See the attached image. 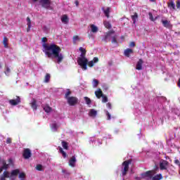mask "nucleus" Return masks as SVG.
Wrapping results in <instances>:
<instances>
[{
  "label": "nucleus",
  "mask_w": 180,
  "mask_h": 180,
  "mask_svg": "<svg viewBox=\"0 0 180 180\" xmlns=\"http://www.w3.org/2000/svg\"><path fill=\"white\" fill-rule=\"evenodd\" d=\"M42 41V47L44 49L43 50L44 53H45V56H47L48 58H56L57 60L58 64H60L64 60V55L61 53V48L60 46L54 44H47L46 41H47L46 37H43L41 39Z\"/></svg>",
  "instance_id": "obj_1"
},
{
  "label": "nucleus",
  "mask_w": 180,
  "mask_h": 180,
  "mask_svg": "<svg viewBox=\"0 0 180 180\" xmlns=\"http://www.w3.org/2000/svg\"><path fill=\"white\" fill-rule=\"evenodd\" d=\"M158 169V166L155 165V169L145 172L141 174V177L136 176L134 179L136 180H141V178L143 179H146V180H158V174H156Z\"/></svg>",
  "instance_id": "obj_2"
},
{
  "label": "nucleus",
  "mask_w": 180,
  "mask_h": 180,
  "mask_svg": "<svg viewBox=\"0 0 180 180\" xmlns=\"http://www.w3.org/2000/svg\"><path fill=\"white\" fill-rule=\"evenodd\" d=\"M79 51H81L80 57L77 58V64L80 65L83 71L88 70V59L85 56L86 55V50L83 47H79Z\"/></svg>",
  "instance_id": "obj_3"
},
{
  "label": "nucleus",
  "mask_w": 180,
  "mask_h": 180,
  "mask_svg": "<svg viewBox=\"0 0 180 180\" xmlns=\"http://www.w3.org/2000/svg\"><path fill=\"white\" fill-rule=\"evenodd\" d=\"M39 0H32V2H37ZM39 4L44 9H49L53 11V6H51V0H39Z\"/></svg>",
  "instance_id": "obj_4"
},
{
  "label": "nucleus",
  "mask_w": 180,
  "mask_h": 180,
  "mask_svg": "<svg viewBox=\"0 0 180 180\" xmlns=\"http://www.w3.org/2000/svg\"><path fill=\"white\" fill-rule=\"evenodd\" d=\"M169 162L165 160H161L159 162V168L160 171H168Z\"/></svg>",
  "instance_id": "obj_5"
},
{
  "label": "nucleus",
  "mask_w": 180,
  "mask_h": 180,
  "mask_svg": "<svg viewBox=\"0 0 180 180\" xmlns=\"http://www.w3.org/2000/svg\"><path fill=\"white\" fill-rule=\"evenodd\" d=\"M129 164H131V160H126L122 163V167H124L122 169V176H124L127 174Z\"/></svg>",
  "instance_id": "obj_6"
},
{
  "label": "nucleus",
  "mask_w": 180,
  "mask_h": 180,
  "mask_svg": "<svg viewBox=\"0 0 180 180\" xmlns=\"http://www.w3.org/2000/svg\"><path fill=\"white\" fill-rule=\"evenodd\" d=\"M113 36H115V31L114 30L109 31L106 34L105 37L102 39V41H105V43H108V41H110V39H112Z\"/></svg>",
  "instance_id": "obj_7"
},
{
  "label": "nucleus",
  "mask_w": 180,
  "mask_h": 180,
  "mask_svg": "<svg viewBox=\"0 0 180 180\" xmlns=\"http://www.w3.org/2000/svg\"><path fill=\"white\" fill-rule=\"evenodd\" d=\"M67 101L70 106H75V105H77L78 103V99L77 98V97H69L68 98Z\"/></svg>",
  "instance_id": "obj_8"
},
{
  "label": "nucleus",
  "mask_w": 180,
  "mask_h": 180,
  "mask_svg": "<svg viewBox=\"0 0 180 180\" xmlns=\"http://www.w3.org/2000/svg\"><path fill=\"white\" fill-rule=\"evenodd\" d=\"M161 22H162V25L164 26V27H166V29H169V30H171L173 27V25H172V24H171L170 20H162Z\"/></svg>",
  "instance_id": "obj_9"
},
{
  "label": "nucleus",
  "mask_w": 180,
  "mask_h": 180,
  "mask_svg": "<svg viewBox=\"0 0 180 180\" xmlns=\"http://www.w3.org/2000/svg\"><path fill=\"white\" fill-rule=\"evenodd\" d=\"M23 158L25 160H29L30 157H32V151H30V149L29 148H25L24 150L23 154H22Z\"/></svg>",
  "instance_id": "obj_10"
},
{
  "label": "nucleus",
  "mask_w": 180,
  "mask_h": 180,
  "mask_svg": "<svg viewBox=\"0 0 180 180\" xmlns=\"http://www.w3.org/2000/svg\"><path fill=\"white\" fill-rule=\"evenodd\" d=\"M9 103L13 106H16V105H19V103H20V97L17 96L16 99L10 100Z\"/></svg>",
  "instance_id": "obj_11"
},
{
  "label": "nucleus",
  "mask_w": 180,
  "mask_h": 180,
  "mask_svg": "<svg viewBox=\"0 0 180 180\" xmlns=\"http://www.w3.org/2000/svg\"><path fill=\"white\" fill-rule=\"evenodd\" d=\"M76 163H77V158L75 157V155H73L69 160V165L70 167H72V168H74L75 167Z\"/></svg>",
  "instance_id": "obj_12"
},
{
  "label": "nucleus",
  "mask_w": 180,
  "mask_h": 180,
  "mask_svg": "<svg viewBox=\"0 0 180 180\" xmlns=\"http://www.w3.org/2000/svg\"><path fill=\"white\" fill-rule=\"evenodd\" d=\"M143 63L144 62L143 61V59H139L136 63V70H138L139 71L143 70Z\"/></svg>",
  "instance_id": "obj_13"
},
{
  "label": "nucleus",
  "mask_w": 180,
  "mask_h": 180,
  "mask_svg": "<svg viewBox=\"0 0 180 180\" xmlns=\"http://www.w3.org/2000/svg\"><path fill=\"white\" fill-rule=\"evenodd\" d=\"M98 115V111H96L95 109H91L89 112V116L90 117H96V115Z\"/></svg>",
  "instance_id": "obj_14"
},
{
  "label": "nucleus",
  "mask_w": 180,
  "mask_h": 180,
  "mask_svg": "<svg viewBox=\"0 0 180 180\" xmlns=\"http://www.w3.org/2000/svg\"><path fill=\"white\" fill-rule=\"evenodd\" d=\"M37 101H36V99L32 98V103H31V107L32 108V109H34V110H37Z\"/></svg>",
  "instance_id": "obj_15"
},
{
  "label": "nucleus",
  "mask_w": 180,
  "mask_h": 180,
  "mask_svg": "<svg viewBox=\"0 0 180 180\" xmlns=\"http://www.w3.org/2000/svg\"><path fill=\"white\" fill-rule=\"evenodd\" d=\"M27 32H30V29L32 27V20H30V18L27 17Z\"/></svg>",
  "instance_id": "obj_16"
},
{
  "label": "nucleus",
  "mask_w": 180,
  "mask_h": 180,
  "mask_svg": "<svg viewBox=\"0 0 180 180\" xmlns=\"http://www.w3.org/2000/svg\"><path fill=\"white\" fill-rule=\"evenodd\" d=\"M124 54L126 57H130V54H133V49H127L124 51Z\"/></svg>",
  "instance_id": "obj_17"
},
{
  "label": "nucleus",
  "mask_w": 180,
  "mask_h": 180,
  "mask_svg": "<svg viewBox=\"0 0 180 180\" xmlns=\"http://www.w3.org/2000/svg\"><path fill=\"white\" fill-rule=\"evenodd\" d=\"M62 22L67 25L69 22L68 16L67 15H63L61 18Z\"/></svg>",
  "instance_id": "obj_18"
},
{
  "label": "nucleus",
  "mask_w": 180,
  "mask_h": 180,
  "mask_svg": "<svg viewBox=\"0 0 180 180\" xmlns=\"http://www.w3.org/2000/svg\"><path fill=\"white\" fill-rule=\"evenodd\" d=\"M20 170L19 169H14L11 173V176H18V174H20Z\"/></svg>",
  "instance_id": "obj_19"
},
{
  "label": "nucleus",
  "mask_w": 180,
  "mask_h": 180,
  "mask_svg": "<svg viewBox=\"0 0 180 180\" xmlns=\"http://www.w3.org/2000/svg\"><path fill=\"white\" fill-rule=\"evenodd\" d=\"M91 29L92 33H98V30H99V29L96 27V25L94 24L91 25Z\"/></svg>",
  "instance_id": "obj_20"
},
{
  "label": "nucleus",
  "mask_w": 180,
  "mask_h": 180,
  "mask_svg": "<svg viewBox=\"0 0 180 180\" xmlns=\"http://www.w3.org/2000/svg\"><path fill=\"white\" fill-rule=\"evenodd\" d=\"M51 129L53 131H57V129H58V126H57V123L53 122L51 124Z\"/></svg>",
  "instance_id": "obj_21"
},
{
  "label": "nucleus",
  "mask_w": 180,
  "mask_h": 180,
  "mask_svg": "<svg viewBox=\"0 0 180 180\" xmlns=\"http://www.w3.org/2000/svg\"><path fill=\"white\" fill-rule=\"evenodd\" d=\"M44 110L46 112V113H50V112H51L53 110V108H51L50 106L49 105H44Z\"/></svg>",
  "instance_id": "obj_22"
},
{
  "label": "nucleus",
  "mask_w": 180,
  "mask_h": 180,
  "mask_svg": "<svg viewBox=\"0 0 180 180\" xmlns=\"http://www.w3.org/2000/svg\"><path fill=\"white\" fill-rule=\"evenodd\" d=\"M167 6L171 10L174 11L175 9V4L172 1L167 4Z\"/></svg>",
  "instance_id": "obj_23"
},
{
  "label": "nucleus",
  "mask_w": 180,
  "mask_h": 180,
  "mask_svg": "<svg viewBox=\"0 0 180 180\" xmlns=\"http://www.w3.org/2000/svg\"><path fill=\"white\" fill-rule=\"evenodd\" d=\"M95 95L98 99L101 98V97L103 95L102 94V90L100 89L98 91H95Z\"/></svg>",
  "instance_id": "obj_24"
},
{
  "label": "nucleus",
  "mask_w": 180,
  "mask_h": 180,
  "mask_svg": "<svg viewBox=\"0 0 180 180\" xmlns=\"http://www.w3.org/2000/svg\"><path fill=\"white\" fill-rule=\"evenodd\" d=\"M131 19L134 24L136 23L137 19H139V15L137 14V13H135L134 15H131Z\"/></svg>",
  "instance_id": "obj_25"
},
{
  "label": "nucleus",
  "mask_w": 180,
  "mask_h": 180,
  "mask_svg": "<svg viewBox=\"0 0 180 180\" xmlns=\"http://www.w3.org/2000/svg\"><path fill=\"white\" fill-rule=\"evenodd\" d=\"M103 25L106 29H112V25L108 21H104Z\"/></svg>",
  "instance_id": "obj_26"
},
{
  "label": "nucleus",
  "mask_w": 180,
  "mask_h": 180,
  "mask_svg": "<svg viewBox=\"0 0 180 180\" xmlns=\"http://www.w3.org/2000/svg\"><path fill=\"white\" fill-rule=\"evenodd\" d=\"M50 78H51L50 74L47 73L44 77V82L46 83V84L48 82H50Z\"/></svg>",
  "instance_id": "obj_27"
},
{
  "label": "nucleus",
  "mask_w": 180,
  "mask_h": 180,
  "mask_svg": "<svg viewBox=\"0 0 180 180\" xmlns=\"http://www.w3.org/2000/svg\"><path fill=\"white\" fill-rule=\"evenodd\" d=\"M117 37V36L115 34L112 37L111 42L112 44H117V40L116 39Z\"/></svg>",
  "instance_id": "obj_28"
},
{
  "label": "nucleus",
  "mask_w": 180,
  "mask_h": 180,
  "mask_svg": "<svg viewBox=\"0 0 180 180\" xmlns=\"http://www.w3.org/2000/svg\"><path fill=\"white\" fill-rule=\"evenodd\" d=\"M8 38L6 37H4L3 39V44L6 49H8Z\"/></svg>",
  "instance_id": "obj_29"
},
{
  "label": "nucleus",
  "mask_w": 180,
  "mask_h": 180,
  "mask_svg": "<svg viewBox=\"0 0 180 180\" xmlns=\"http://www.w3.org/2000/svg\"><path fill=\"white\" fill-rule=\"evenodd\" d=\"M62 147L65 149V150H68V143L64 141H62Z\"/></svg>",
  "instance_id": "obj_30"
},
{
  "label": "nucleus",
  "mask_w": 180,
  "mask_h": 180,
  "mask_svg": "<svg viewBox=\"0 0 180 180\" xmlns=\"http://www.w3.org/2000/svg\"><path fill=\"white\" fill-rule=\"evenodd\" d=\"M98 84H99V81H98V79H93V86H94V88H96V86H98Z\"/></svg>",
  "instance_id": "obj_31"
},
{
  "label": "nucleus",
  "mask_w": 180,
  "mask_h": 180,
  "mask_svg": "<svg viewBox=\"0 0 180 180\" xmlns=\"http://www.w3.org/2000/svg\"><path fill=\"white\" fill-rule=\"evenodd\" d=\"M5 178H11V176L9 174V172L8 171H4L3 174H2Z\"/></svg>",
  "instance_id": "obj_32"
},
{
  "label": "nucleus",
  "mask_w": 180,
  "mask_h": 180,
  "mask_svg": "<svg viewBox=\"0 0 180 180\" xmlns=\"http://www.w3.org/2000/svg\"><path fill=\"white\" fill-rule=\"evenodd\" d=\"M59 151L62 154L63 158H67V153L62 149V148H60Z\"/></svg>",
  "instance_id": "obj_33"
},
{
  "label": "nucleus",
  "mask_w": 180,
  "mask_h": 180,
  "mask_svg": "<svg viewBox=\"0 0 180 180\" xmlns=\"http://www.w3.org/2000/svg\"><path fill=\"white\" fill-rule=\"evenodd\" d=\"M84 101H85L86 105H90L91 103H92L91 98H89L88 97H84Z\"/></svg>",
  "instance_id": "obj_34"
},
{
  "label": "nucleus",
  "mask_w": 180,
  "mask_h": 180,
  "mask_svg": "<svg viewBox=\"0 0 180 180\" xmlns=\"http://www.w3.org/2000/svg\"><path fill=\"white\" fill-rule=\"evenodd\" d=\"M79 41V37L78 35H76L73 37V43L75 44L77 41Z\"/></svg>",
  "instance_id": "obj_35"
},
{
  "label": "nucleus",
  "mask_w": 180,
  "mask_h": 180,
  "mask_svg": "<svg viewBox=\"0 0 180 180\" xmlns=\"http://www.w3.org/2000/svg\"><path fill=\"white\" fill-rule=\"evenodd\" d=\"M36 169L37 171H43V165H37V167H36Z\"/></svg>",
  "instance_id": "obj_36"
},
{
  "label": "nucleus",
  "mask_w": 180,
  "mask_h": 180,
  "mask_svg": "<svg viewBox=\"0 0 180 180\" xmlns=\"http://www.w3.org/2000/svg\"><path fill=\"white\" fill-rule=\"evenodd\" d=\"M5 74L6 75L9 76V74H11V68L6 67Z\"/></svg>",
  "instance_id": "obj_37"
},
{
  "label": "nucleus",
  "mask_w": 180,
  "mask_h": 180,
  "mask_svg": "<svg viewBox=\"0 0 180 180\" xmlns=\"http://www.w3.org/2000/svg\"><path fill=\"white\" fill-rule=\"evenodd\" d=\"M70 95H71V91H70V89H68V92L65 94V99H68Z\"/></svg>",
  "instance_id": "obj_38"
},
{
  "label": "nucleus",
  "mask_w": 180,
  "mask_h": 180,
  "mask_svg": "<svg viewBox=\"0 0 180 180\" xmlns=\"http://www.w3.org/2000/svg\"><path fill=\"white\" fill-rule=\"evenodd\" d=\"M3 164L4 165L1 167L3 169H7L8 168H9V165L6 164V162H4Z\"/></svg>",
  "instance_id": "obj_39"
},
{
  "label": "nucleus",
  "mask_w": 180,
  "mask_h": 180,
  "mask_svg": "<svg viewBox=\"0 0 180 180\" xmlns=\"http://www.w3.org/2000/svg\"><path fill=\"white\" fill-rule=\"evenodd\" d=\"M25 176H26V174H25V173L23 172L20 173L18 175V178H20V179H25Z\"/></svg>",
  "instance_id": "obj_40"
},
{
  "label": "nucleus",
  "mask_w": 180,
  "mask_h": 180,
  "mask_svg": "<svg viewBox=\"0 0 180 180\" xmlns=\"http://www.w3.org/2000/svg\"><path fill=\"white\" fill-rule=\"evenodd\" d=\"M149 18H150V20H152L153 22H154V20H156V19H157V17H155L154 18V17L153 16V13H149Z\"/></svg>",
  "instance_id": "obj_41"
},
{
  "label": "nucleus",
  "mask_w": 180,
  "mask_h": 180,
  "mask_svg": "<svg viewBox=\"0 0 180 180\" xmlns=\"http://www.w3.org/2000/svg\"><path fill=\"white\" fill-rule=\"evenodd\" d=\"M109 12H110L109 8H108L106 10L104 11V13L106 18H109Z\"/></svg>",
  "instance_id": "obj_42"
},
{
  "label": "nucleus",
  "mask_w": 180,
  "mask_h": 180,
  "mask_svg": "<svg viewBox=\"0 0 180 180\" xmlns=\"http://www.w3.org/2000/svg\"><path fill=\"white\" fill-rule=\"evenodd\" d=\"M103 98L102 102H103V103H106V102H108V97L106 96H101Z\"/></svg>",
  "instance_id": "obj_43"
},
{
  "label": "nucleus",
  "mask_w": 180,
  "mask_h": 180,
  "mask_svg": "<svg viewBox=\"0 0 180 180\" xmlns=\"http://www.w3.org/2000/svg\"><path fill=\"white\" fill-rule=\"evenodd\" d=\"M62 172H63V174H65V175L66 176H68V175H70V172H67V170H65V169H63Z\"/></svg>",
  "instance_id": "obj_44"
},
{
  "label": "nucleus",
  "mask_w": 180,
  "mask_h": 180,
  "mask_svg": "<svg viewBox=\"0 0 180 180\" xmlns=\"http://www.w3.org/2000/svg\"><path fill=\"white\" fill-rule=\"evenodd\" d=\"M87 64L90 67H93L94 66V60H91L89 62H87Z\"/></svg>",
  "instance_id": "obj_45"
},
{
  "label": "nucleus",
  "mask_w": 180,
  "mask_h": 180,
  "mask_svg": "<svg viewBox=\"0 0 180 180\" xmlns=\"http://www.w3.org/2000/svg\"><path fill=\"white\" fill-rule=\"evenodd\" d=\"M176 6L177 9H180V1H176Z\"/></svg>",
  "instance_id": "obj_46"
},
{
  "label": "nucleus",
  "mask_w": 180,
  "mask_h": 180,
  "mask_svg": "<svg viewBox=\"0 0 180 180\" xmlns=\"http://www.w3.org/2000/svg\"><path fill=\"white\" fill-rule=\"evenodd\" d=\"M106 115L108 116V120H110L111 115H110V113H109L108 111H106Z\"/></svg>",
  "instance_id": "obj_47"
},
{
  "label": "nucleus",
  "mask_w": 180,
  "mask_h": 180,
  "mask_svg": "<svg viewBox=\"0 0 180 180\" xmlns=\"http://www.w3.org/2000/svg\"><path fill=\"white\" fill-rule=\"evenodd\" d=\"M174 164H176V165H179L180 167V162H179V160L178 159H176L174 160Z\"/></svg>",
  "instance_id": "obj_48"
},
{
  "label": "nucleus",
  "mask_w": 180,
  "mask_h": 180,
  "mask_svg": "<svg viewBox=\"0 0 180 180\" xmlns=\"http://www.w3.org/2000/svg\"><path fill=\"white\" fill-rule=\"evenodd\" d=\"M136 46V44L134 43V41H131L129 44V47H135Z\"/></svg>",
  "instance_id": "obj_49"
},
{
  "label": "nucleus",
  "mask_w": 180,
  "mask_h": 180,
  "mask_svg": "<svg viewBox=\"0 0 180 180\" xmlns=\"http://www.w3.org/2000/svg\"><path fill=\"white\" fill-rule=\"evenodd\" d=\"M6 143L7 144H11V143H12V139H11V138H7Z\"/></svg>",
  "instance_id": "obj_50"
},
{
  "label": "nucleus",
  "mask_w": 180,
  "mask_h": 180,
  "mask_svg": "<svg viewBox=\"0 0 180 180\" xmlns=\"http://www.w3.org/2000/svg\"><path fill=\"white\" fill-rule=\"evenodd\" d=\"M99 61V59L97 57L94 58L93 63H98Z\"/></svg>",
  "instance_id": "obj_51"
},
{
  "label": "nucleus",
  "mask_w": 180,
  "mask_h": 180,
  "mask_svg": "<svg viewBox=\"0 0 180 180\" xmlns=\"http://www.w3.org/2000/svg\"><path fill=\"white\" fill-rule=\"evenodd\" d=\"M107 108H108V109H112V104H110V103H108Z\"/></svg>",
  "instance_id": "obj_52"
},
{
  "label": "nucleus",
  "mask_w": 180,
  "mask_h": 180,
  "mask_svg": "<svg viewBox=\"0 0 180 180\" xmlns=\"http://www.w3.org/2000/svg\"><path fill=\"white\" fill-rule=\"evenodd\" d=\"M75 4L76 6H79V1H78V0H76L75 1Z\"/></svg>",
  "instance_id": "obj_53"
},
{
  "label": "nucleus",
  "mask_w": 180,
  "mask_h": 180,
  "mask_svg": "<svg viewBox=\"0 0 180 180\" xmlns=\"http://www.w3.org/2000/svg\"><path fill=\"white\" fill-rule=\"evenodd\" d=\"M161 179H162V174H158V180H161Z\"/></svg>",
  "instance_id": "obj_54"
},
{
  "label": "nucleus",
  "mask_w": 180,
  "mask_h": 180,
  "mask_svg": "<svg viewBox=\"0 0 180 180\" xmlns=\"http://www.w3.org/2000/svg\"><path fill=\"white\" fill-rule=\"evenodd\" d=\"M0 180H6V179H5V177L3 175H1V176H0Z\"/></svg>",
  "instance_id": "obj_55"
},
{
  "label": "nucleus",
  "mask_w": 180,
  "mask_h": 180,
  "mask_svg": "<svg viewBox=\"0 0 180 180\" xmlns=\"http://www.w3.org/2000/svg\"><path fill=\"white\" fill-rule=\"evenodd\" d=\"M159 99H163V101H167V98H165V97H160L159 96Z\"/></svg>",
  "instance_id": "obj_56"
},
{
  "label": "nucleus",
  "mask_w": 180,
  "mask_h": 180,
  "mask_svg": "<svg viewBox=\"0 0 180 180\" xmlns=\"http://www.w3.org/2000/svg\"><path fill=\"white\" fill-rule=\"evenodd\" d=\"M12 162H13L12 159H9V160H8V165H9V164H12Z\"/></svg>",
  "instance_id": "obj_57"
},
{
  "label": "nucleus",
  "mask_w": 180,
  "mask_h": 180,
  "mask_svg": "<svg viewBox=\"0 0 180 180\" xmlns=\"http://www.w3.org/2000/svg\"><path fill=\"white\" fill-rule=\"evenodd\" d=\"M177 85H178L179 88H180V78L179 79V81H178Z\"/></svg>",
  "instance_id": "obj_58"
},
{
  "label": "nucleus",
  "mask_w": 180,
  "mask_h": 180,
  "mask_svg": "<svg viewBox=\"0 0 180 180\" xmlns=\"http://www.w3.org/2000/svg\"><path fill=\"white\" fill-rule=\"evenodd\" d=\"M2 171H4V168H3V167H1V168H0V174L2 172Z\"/></svg>",
  "instance_id": "obj_59"
},
{
  "label": "nucleus",
  "mask_w": 180,
  "mask_h": 180,
  "mask_svg": "<svg viewBox=\"0 0 180 180\" xmlns=\"http://www.w3.org/2000/svg\"><path fill=\"white\" fill-rule=\"evenodd\" d=\"M98 144H99V146H101V144H102V143L101 142H98Z\"/></svg>",
  "instance_id": "obj_60"
},
{
  "label": "nucleus",
  "mask_w": 180,
  "mask_h": 180,
  "mask_svg": "<svg viewBox=\"0 0 180 180\" xmlns=\"http://www.w3.org/2000/svg\"><path fill=\"white\" fill-rule=\"evenodd\" d=\"M150 2H154L155 0H150Z\"/></svg>",
  "instance_id": "obj_61"
},
{
  "label": "nucleus",
  "mask_w": 180,
  "mask_h": 180,
  "mask_svg": "<svg viewBox=\"0 0 180 180\" xmlns=\"http://www.w3.org/2000/svg\"><path fill=\"white\" fill-rule=\"evenodd\" d=\"M2 68V65L0 64V69Z\"/></svg>",
  "instance_id": "obj_62"
},
{
  "label": "nucleus",
  "mask_w": 180,
  "mask_h": 180,
  "mask_svg": "<svg viewBox=\"0 0 180 180\" xmlns=\"http://www.w3.org/2000/svg\"><path fill=\"white\" fill-rule=\"evenodd\" d=\"M21 180H25V179H21Z\"/></svg>",
  "instance_id": "obj_63"
},
{
  "label": "nucleus",
  "mask_w": 180,
  "mask_h": 180,
  "mask_svg": "<svg viewBox=\"0 0 180 180\" xmlns=\"http://www.w3.org/2000/svg\"><path fill=\"white\" fill-rule=\"evenodd\" d=\"M123 180H124V179H123Z\"/></svg>",
  "instance_id": "obj_64"
}]
</instances>
